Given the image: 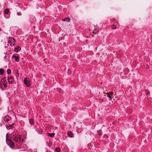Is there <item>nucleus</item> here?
<instances>
[{"mask_svg": "<svg viewBox=\"0 0 152 152\" xmlns=\"http://www.w3.org/2000/svg\"><path fill=\"white\" fill-rule=\"evenodd\" d=\"M11 136V138L16 143L18 146H20L21 143H23L24 141L23 139H21L20 135L18 134L12 133Z\"/></svg>", "mask_w": 152, "mask_h": 152, "instance_id": "1", "label": "nucleus"}, {"mask_svg": "<svg viewBox=\"0 0 152 152\" xmlns=\"http://www.w3.org/2000/svg\"><path fill=\"white\" fill-rule=\"evenodd\" d=\"M6 142L7 143L9 146H10L11 148H13L15 147V145L14 142L11 139H8L7 137H6Z\"/></svg>", "mask_w": 152, "mask_h": 152, "instance_id": "2", "label": "nucleus"}, {"mask_svg": "<svg viewBox=\"0 0 152 152\" xmlns=\"http://www.w3.org/2000/svg\"><path fill=\"white\" fill-rule=\"evenodd\" d=\"M8 43L12 46L14 45L15 44V40L14 38L13 37H9Z\"/></svg>", "mask_w": 152, "mask_h": 152, "instance_id": "3", "label": "nucleus"}, {"mask_svg": "<svg viewBox=\"0 0 152 152\" xmlns=\"http://www.w3.org/2000/svg\"><path fill=\"white\" fill-rule=\"evenodd\" d=\"M24 81L26 86L27 87L31 85V82L29 80V79L26 78L24 79Z\"/></svg>", "mask_w": 152, "mask_h": 152, "instance_id": "4", "label": "nucleus"}, {"mask_svg": "<svg viewBox=\"0 0 152 152\" xmlns=\"http://www.w3.org/2000/svg\"><path fill=\"white\" fill-rule=\"evenodd\" d=\"M107 96L109 98L110 100H111L113 97V94L112 92H107Z\"/></svg>", "mask_w": 152, "mask_h": 152, "instance_id": "5", "label": "nucleus"}, {"mask_svg": "<svg viewBox=\"0 0 152 152\" xmlns=\"http://www.w3.org/2000/svg\"><path fill=\"white\" fill-rule=\"evenodd\" d=\"M4 120L5 121L8 122L9 121H12V118L10 117L9 115H7L4 118Z\"/></svg>", "mask_w": 152, "mask_h": 152, "instance_id": "6", "label": "nucleus"}, {"mask_svg": "<svg viewBox=\"0 0 152 152\" xmlns=\"http://www.w3.org/2000/svg\"><path fill=\"white\" fill-rule=\"evenodd\" d=\"M7 80L9 83L12 84L14 83V79L12 77H10L7 79Z\"/></svg>", "mask_w": 152, "mask_h": 152, "instance_id": "7", "label": "nucleus"}, {"mask_svg": "<svg viewBox=\"0 0 152 152\" xmlns=\"http://www.w3.org/2000/svg\"><path fill=\"white\" fill-rule=\"evenodd\" d=\"M21 50V48L20 46H17L14 49V51L16 52H18Z\"/></svg>", "mask_w": 152, "mask_h": 152, "instance_id": "8", "label": "nucleus"}, {"mask_svg": "<svg viewBox=\"0 0 152 152\" xmlns=\"http://www.w3.org/2000/svg\"><path fill=\"white\" fill-rule=\"evenodd\" d=\"M62 20L64 21H66V22H70V18H69V17H68L66 18L62 19Z\"/></svg>", "mask_w": 152, "mask_h": 152, "instance_id": "9", "label": "nucleus"}, {"mask_svg": "<svg viewBox=\"0 0 152 152\" xmlns=\"http://www.w3.org/2000/svg\"><path fill=\"white\" fill-rule=\"evenodd\" d=\"M12 57L13 58H14L15 59V61L16 62H18L19 61V57L18 56H13Z\"/></svg>", "mask_w": 152, "mask_h": 152, "instance_id": "10", "label": "nucleus"}, {"mask_svg": "<svg viewBox=\"0 0 152 152\" xmlns=\"http://www.w3.org/2000/svg\"><path fill=\"white\" fill-rule=\"evenodd\" d=\"M67 134L70 137H73V134L72 132L71 131L67 133Z\"/></svg>", "mask_w": 152, "mask_h": 152, "instance_id": "11", "label": "nucleus"}, {"mask_svg": "<svg viewBox=\"0 0 152 152\" xmlns=\"http://www.w3.org/2000/svg\"><path fill=\"white\" fill-rule=\"evenodd\" d=\"M1 81L2 83H7L6 81V77H4L1 79Z\"/></svg>", "mask_w": 152, "mask_h": 152, "instance_id": "12", "label": "nucleus"}, {"mask_svg": "<svg viewBox=\"0 0 152 152\" xmlns=\"http://www.w3.org/2000/svg\"><path fill=\"white\" fill-rule=\"evenodd\" d=\"M11 121H9V122H8V124H9V126H11L12 127H13L14 123H12Z\"/></svg>", "mask_w": 152, "mask_h": 152, "instance_id": "13", "label": "nucleus"}, {"mask_svg": "<svg viewBox=\"0 0 152 152\" xmlns=\"http://www.w3.org/2000/svg\"><path fill=\"white\" fill-rule=\"evenodd\" d=\"M55 134L54 133H48V136L51 137H53L55 136Z\"/></svg>", "mask_w": 152, "mask_h": 152, "instance_id": "14", "label": "nucleus"}, {"mask_svg": "<svg viewBox=\"0 0 152 152\" xmlns=\"http://www.w3.org/2000/svg\"><path fill=\"white\" fill-rule=\"evenodd\" d=\"M4 69L2 68L0 69V75H3L4 74Z\"/></svg>", "mask_w": 152, "mask_h": 152, "instance_id": "15", "label": "nucleus"}, {"mask_svg": "<svg viewBox=\"0 0 152 152\" xmlns=\"http://www.w3.org/2000/svg\"><path fill=\"white\" fill-rule=\"evenodd\" d=\"M29 123L31 124H33L34 123V120L32 118H31L29 120Z\"/></svg>", "mask_w": 152, "mask_h": 152, "instance_id": "16", "label": "nucleus"}, {"mask_svg": "<svg viewBox=\"0 0 152 152\" xmlns=\"http://www.w3.org/2000/svg\"><path fill=\"white\" fill-rule=\"evenodd\" d=\"M55 152H60L61 149L60 148H56L55 149Z\"/></svg>", "mask_w": 152, "mask_h": 152, "instance_id": "17", "label": "nucleus"}, {"mask_svg": "<svg viewBox=\"0 0 152 152\" xmlns=\"http://www.w3.org/2000/svg\"><path fill=\"white\" fill-rule=\"evenodd\" d=\"M9 12V10L7 9H6L4 10V13L6 14H7Z\"/></svg>", "mask_w": 152, "mask_h": 152, "instance_id": "18", "label": "nucleus"}, {"mask_svg": "<svg viewBox=\"0 0 152 152\" xmlns=\"http://www.w3.org/2000/svg\"><path fill=\"white\" fill-rule=\"evenodd\" d=\"M98 32V30L97 29H94L93 31V33L94 34H96Z\"/></svg>", "mask_w": 152, "mask_h": 152, "instance_id": "19", "label": "nucleus"}, {"mask_svg": "<svg viewBox=\"0 0 152 152\" xmlns=\"http://www.w3.org/2000/svg\"><path fill=\"white\" fill-rule=\"evenodd\" d=\"M97 132H98V134L99 135H102V131L101 129L98 130Z\"/></svg>", "mask_w": 152, "mask_h": 152, "instance_id": "20", "label": "nucleus"}, {"mask_svg": "<svg viewBox=\"0 0 152 152\" xmlns=\"http://www.w3.org/2000/svg\"><path fill=\"white\" fill-rule=\"evenodd\" d=\"M6 127L8 130L10 129L11 128H12L11 126H9V124L7 125H6Z\"/></svg>", "mask_w": 152, "mask_h": 152, "instance_id": "21", "label": "nucleus"}, {"mask_svg": "<svg viewBox=\"0 0 152 152\" xmlns=\"http://www.w3.org/2000/svg\"><path fill=\"white\" fill-rule=\"evenodd\" d=\"M7 74H10L11 72V70L10 69H7Z\"/></svg>", "mask_w": 152, "mask_h": 152, "instance_id": "22", "label": "nucleus"}, {"mask_svg": "<svg viewBox=\"0 0 152 152\" xmlns=\"http://www.w3.org/2000/svg\"><path fill=\"white\" fill-rule=\"evenodd\" d=\"M57 91L60 93H61L63 91L62 90L59 88H58Z\"/></svg>", "mask_w": 152, "mask_h": 152, "instance_id": "23", "label": "nucleus"}, {"mask_svg": "<svg viewBox=\"0 0 152 152\" xmlns=\"http://www.w3.org/2000/svg\"><path fill=\"white\" fill-rule=\"evenodd\" d=\"M3 83V86L4 87L6 88L7 87V83Z\"/></svg>", "mask_w": 152, "mask_h": 152, "instance_id": "24", "label": "nucleus"}, {"mask_svg": "<svg viewBox=\"0 0 152 152\" xmlns=\"http://www.w3.org/2000/svg\"><path fill=\"white\" fill-rule=\"evenodd\" d=\"M116 26H115V25H114L113 27L112 28H116Z\"/></svg>", "mask_w": 152, "mask_h": 152, "instance_id": "25", "label": "nucleus"}, {"mask_svg": "<svg viewBox=\"0 0 152 152\" xmlns=\"http://www.w3.org/2000/svg\"><path fill=\"white\" fill-rule=\"evenodd\" d=\"M17 15H19V13H17Z\"/></svg>", "mask_w": 152, "mask_h": 152, "instance_id": "26", "label": "nucleus"}, {"mask_svg": "<svg viewBox=\"0 0 152 152\" xmlns=\"http://www.w3.org/2000/svg\"><path fill=\"white\" fill-rule=\"evenodd\" d=\"M4 58H6V56H5L4 57Z\"/></svg>", "mask_w": 152, "mask_h": 152, "instance_id": "27", "label": "nucleus"}]
</instances>
